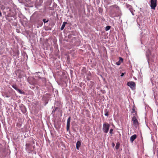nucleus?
<instances>
[{"instance_id": "f257e3e1", "label": "nucleus", "mask_w": 158, "mask_h": 158, "mask_svg": "<svg viewBox=\"0 0 158 158\" xmlns=\"http://www.w3.org/2000/svg\"><path fill=\"white\" fill-rule=\"evenodd\" d=\"M110 125L107 123L105 122L103 124L102 130L104 133H107L109 130Z\"/></svg>"}, {"instance_id": "f03ea898", "label": "nucleus", "mask_w": 158, "mask_h": 158, "mask_svg": "<svg viewBox=\"0 0 158 158\" xmlns=\"http://www.w3.org/2000/svg\"><path fill=\"white\" fill-rule=\"evenodd\" d=\"M150 6L152 9L155 10L157 6V0H150Z\"/></svg>"}, {"instance_id": "7ed1b4c3", "label": "nucleus", "mask_w": 158, "mask_h": 158, "mask_svg": "<svg viewBox=\"0 0 158 158\" xmlns=\"http://www.w3.org/2000/svg\"><path fill=\"white\" fill-rule=\"evenodd\" d=\"M27 81L30 85H33L36 84V81L33 77H28Z\"/></svg>"}, {"instance_id": "20e7f679", "label": "nucleus", "mask_w": 158, "mask_h": 158, "mask_svg": "<svg viewBox=\"0 0 158 158\" xmlns=\"http://www.w3.org/2000/svg\"><path fill=\"white\" fill-rule=\"evenodd\" d=\"M32 146L30 143H26V150L27 152L30 153L32 151Z\"/></svg>"}, {"instance_id": "39448f33", "label": "nucleus", "mask_w": 158, "mask_h": 158, "mask_svg": "<svg viewBox=\"0 0 158 158\" xmlns=\"http://www.w3.org/2000/svg\"><path fill=\"white\" fill-rule=\"evenodd\" d=\"M127 85L129 86L132 89H134L135 88L136 84L134 81H129L127 83Z\"/></svg>"}, {"instance_id": "423d86ee", "label": "nucleus", "mask_w": 158, "mask_h": 158, "mask_svg": "<svg viewBox=\"0 0 158 158\" xmlns=\"http://www.w3.org/2000/svg\"><path fill=\"white\" fill-rule=\"evenodd\" d=\"M132 121L133 122V125L134 126L137 127L139 125V122L135 116L133 117L132 118Z\"/></svg>"}, {"instance_id": "0eeeda50", "label": "nucleus", "mask_w": 158, "mask_h": 158, "mask_svg": "<svg viewBox=\"0 0 158 158\" xmlns=\"http://www.w3.org/2000/svg\"><path fill=\"white\" fill-rule=\"evenodd\" d=\"M12 87L15 89L19 93L21 94H24V92L22 91L20 89L18 88L17 85L16 84H14L12 85Z\"/></svg>"}, {"instance_id": "6e6552de", "label": "nucleus", "mask_w": 158, "mask_h": 158, "mask_svg": "<svg viewBox=\"0 0 158 158\" xmlns=\"http://www.w3.org/2000/svg\"><path fill=\"white\" fill-rule=\"evenodd\" d=\"M71 118V117H69L67 120L66 129L67 131L69 130Z\"/></svg>"}, {"instance_id": "1a4fd4ad", "label": "nucleus", "mask_w": 158, "mask_h": 158, "mask_svg": "<svg viewBox=\"0 0 158 158\" xmlns=\"http://www.w3.org/2000/svg\"><path fill=\"white\" fill-rule=\"evenodd\" d=\"M137 135L134 134L131 136L130 137V141L131 143H133L134 140L137 138Z\"/></svg>"}, {"instance_id": "9d476101", "label": "nucleus", "mask_w": 158, "mask_h": 158, "mask_svg": "<svg viewBox=\"0 0 158 158\" xmlns=\"http://www.w3.org/2000/svg\"><path fill=\"white\" fill-rule=\"evenodd\" d=\"M119 59V61L116 62V64L118 65H120L121 64V63L123 62V59L121 57H120Z\"/></svg>"}, {"instance_id": "9b49d317", "label": "nucleus", "mask_w": 158, "mask_h": 158, "mask_svg": "<svg viewBox=\"0 0 158 158\" xmlns=\"http://www.w3.org/2000/svg\"><path fill=\"white\" fill-rule=\"evenodd\" d=\"M81 145V142L80 141H77L76 143V148L77 150L79 149V147Z\"/></svg>"}, {"instance_id": "f8f14e48", "label": "nucleus", "mask_w": 158, "mask_h": 158, "mask_svg": "<svg viewBox=\"0 0 158 158\" xmlns=\"http://www.w3.org/2000/svg\"><path fill=\"white\" fill-rule=\"evenodd\" d=\"M131 113L133 114L134 115V116H135L136 115H137V112L135 110L134 108H132Z\"/></svg>"}, {"instance_id": "ddd939ff", "label": "nucleus", "mask_w": 158, "mask_h": 158, "mask_svg": "<svg viewBox=\"0 0 158 158\" xmlns=\"http://www.w3.org/2000/svg\"><path fill=\"white\" fill-rule=\"evenodd\" d=\"M67 23L66 22H64L62 24V27H61L60 28V30H63L64 28L65 27V24H67Z\"/></svg>"}, {"instance_id": "4468645a", "label": "nucleus", "mask_w": 158, "mask_h": 158, "mask_svg": "<svg viewBox=\"0 0 158 158\" xmlns=\"http://www.w3.org/2000/svg\"><path fill=\"white\" fill-rule=\"evenodd\" d=\"M120 143L119 142H117L116 143L115 146V148L116 149H118L119 147Z\"/></svg>"}, {"instance_id": "2eb2a0df", "label": "nucleus", "mask_w": 158, "mask_h": 158, "mask_svg": "<svg viewBox=\"0 0 158 158\" xmlns=\"http://www.w3.org/2000/svg\"><path fill=\"white\" fill-rule=\"evenodd\" d=\"M39 79H41L42 81L44 83H45L46 82V79L44 78H41L40 77H39Z\"/></svg>"}, {"instance_id": "dca6fc26", "label": "nucleus", "mask_w": 158, "mask_h": 158, "mask_svg": "<svg viewBox=\"0 0 158 158\" xmlns=\"http://www.w3.org/2000/svg\"><path fill=\"white\" fill-rule=\"evenodd\" d=\"M111 27L110 26H107L106 27L105 30L106 31L109 30L110 28Z\"/></svg>"}, {"instance_id": "f3484780", "label": "nucleus", "mask_w": 158, "mask_h": 158, "mask_svg": "<svg viewBox=\"0 0 158 158\" xmlns=\"http://www.w3.org/2000/svg\"><path fill=\"white\" fill-rule=\"evenodd\" d=\"M113 131V129H112V128L110 129V133L111 134H113V133L112 132Z\"/></svg>"}, {"instance_id": "a211bd4d", "label": "nucleus", "mask_w": 158, "mask_h": 158, "mask_svg": "<svg viewBox=\"0 0 158 158\" xmlns=\"http://www.w3.org/2000/svg\"><path fill=\"white\" fill-rule=\"evenodd\" d=\"M43 21L44 23H47L48 22V20H46V19H44L43 20Z\"/></svg>"}, {"instance_id": "6ab92c4d", "label": "nucleus", "mask_w": 158, "mask_h": 158, "mask_svg": "<svg viewBox=\"0 0 158 158\" xmlns=\"http://www.w3.org/2000/svg\"><path fill=\"white\" fill-rule=\"evenodd\" d=\"M105 116H108L109 114H108V112L107 111H106V113H105Z\"/></svg>"}, {"instance_id": "aec40b11", "label": "nucleus", "mask_w": 158, "mask_h": 158, "mask_svg": "<svg viewBox=\"0 0 158 158\" xmlns=\"http://www.w3.org/2000/svg\"><path fill=\"white\" fill-rule=\"evenodd\" d=\"M125 74V73H122L121 75V76L123 77Z\"/></svg>"}, {"instance_id": "412c9836", "label": "nucleus", "mask_w": 158, "mask_h": 158, "mask_svg": "<svg viewBox=\"0 0 158 158\" xmlns=\"http://www.w3.org/2000/svg\"><path fill=\"white\" fill-rule=\"evenodd\" d=\"M114 146H115V144H114V143H112V146L113 147H113H114Z\"/></svg>"}, {"instance_id": "4be33fe9", "label": "nucleus", "mask_w": 158, "mask_h": 158, "mask_svg": "<svg viewBox=\"0 0 158 158\" xmlns=\"http://www.w3.org/2000/svg\"><path fill=\"white\" fill-rule=\"evenodd\" d=\"M6 97L7 98H9L10 97V96L7 95V94H6Z\"/></svg>"}, {"instance_id": "5701e85b", "label": "nucleus", "mask_w": 158, "mask_h": 158, "mask_svg": "<svg viewBox=\"0 0 158 158\" xmlns=\"http://www.w3.org/2000/svg\"><path fill=\"white\" fill-rule=\"evenodd\" d=\"M55 110H53V111H55Z\"/></svg>"}]
</instances>
